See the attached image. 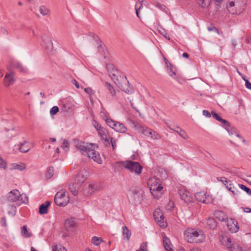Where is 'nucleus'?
<instances>
[{"instance_id":"obj_1","label":"nucleus","mask_w":251,"mask_h":251,"mask_svg":"<svg viewBox=\"0 0 251 251\" xmlns=\"http://www.w3.org/2000/svg\"><path fill=\"white\" fill-rule=\"evenodd\" d=\"M98 148L97 145L88 143H82L77 145V148L82 154L87 155L89 158H92L97 163L101 164L102 163V159L99 152L95 150Z\"/></svg>"},{"instance_id":"obj_2","label":"nucleus","mask_w":251,"mask_h":251,"mask_svg":"<svg viewBox=\"0 0 251 251\" xmlns=\"http://www.w3.org/2000/svg\"><path fill=\"white\" fill-rule=\"evenodd\" d=\"M185 240L190 243H201L206 239L204 232L199 228H188L184 232Z\"/></svg>"},{"instance_id":"obj_3","label":"nucleus","mask_w":251,"mask_h":251,"mask_svg":"<svg viewBox=\"0 0 251 251\" xmlns=\"http://www.w3.org/2000/svg\"><path fill=\"white\" fill-rule=\"evenodd\" d=\"M148 186L154 198L158 199L163 194V187L159 178L151 177L148 179Z\"/></svg>"},{"instance_id":"obj_4","label":"nucleus","mask_w":251,"mask_h":251,"mask_svg":"<svg viewBox=\"0 0 251 251\" xmlns=\"http://www.w3.org/2000/svg\"><path fill=\"white\" fill-rule=\"evenodd\" d=\"M97 130L104 145L106 147H109L111 145L112 149L113 150H115L116 148V140L109 136L107 129L104 126H97Z\"/></svg>"},{"instance_id":"obj_5","label":"nucleus","mask_w":251,"mask_h":251,"mask_svg":"<svg viewBox=\"0 0 251 251\" xmlns=\"http://www.w3.org/2000/svg\"><path fill=\"white\" fill-rule=\"evenodd\" d=\"M121 165L130 173L140 175L142 173L143 166L138 162L133 160H126L120 162Z\"/></svg>"},{"instance_id":"obj_6","label":"nucleus","mask_w":251,"mask_h":251,"mask_svg":"<svg viewBox=\"0 0 251 251\" xmlns=\"http://www.w3.org/2000/svg\"><path fill=\"white\" fill-rule=\"evenodd\" d=\"M54 201L58 206H64L66 205L69 201V197L68 194L63 190L60 191L55 195Z\"/></svg>"},{"instance_id":"obj_7","label":"nucleus","mask_w":251,"mask_h":251,"mask_svg":"<svg viewBox=\"0 0 251 251\" xmlns=\"http://www.w3.org/2000/svg\"><path fill=\"white\" fill-rule=\"evenodd\" d=\"M154 218L158 225L162 227H165L167 224L166 221L164 220L163 214L160 209H156L153 212Z\"/></svg>"},{"instance_id":"obj_8","label":"nucleus","mask_w":251,"mask_h":251,"mask_svg":"<svg viewBox=\"0 0 251 251\" xmlns=\"http://www.w3.org/2000/svg\"><path fill=\"white\" fill-rule=\"evenodd\" d=\"M20 152L25 153L28 152L31 148L34 147V144L32 142L26 141L20 142L15 146Z\"/></svg>"},{"instance_id":"obj_9","label":"nucleus","mask_w":251,"mask_h":251,"mask_svg":"<svg viewBox=\"0 0 251 251\" xmlns=\"http://www.w3.org/2000/svg\"><path fill=\"white\" fill-rule=\"evenodd\" d=\"M222 244L225 246L229 251H236V247L239 246L232 243L231 239L226 236H222L220 239Z\"/></svg>"},{"instance_id":"obj_10","label":"nucleus","mask_w":251,"mask_h":251,"mask_svg":"<svg viewBox=\"0 0 251 251\" xmlns=\"http://www.w3.org/2000/svg\"><path fill=\"white\" fill-rule=\"evenodd\" d=\"M195 198L197 200L200 202L204 203H210L212 202L211 197L204 192H200L195 194Z\"/></svg>"},{"instance_id":"obj_11","label":"nucleus","mask_w":251,"mask_h":251,"mask_svg":"<svg viewBox=\"0 0 251 251\" xmlns=\"http://www.w3.org/2000/svg\"><path fill=\"white\" fill-rule=\"evenodd\" d=\"M178 194L182 200L186 203H191L193 201L192 194L185 189H181L178 191Z\"/></svg>"},{"instance_id":"obj_12","label":"nucleus","mask_w":251,"mask_h":251,"mask_svg":"<svg viewBox=\"0 0 251 251\" xmlns=\"http://www.w3.org/2000/svg\"><path fill=\"white\" fill-rule=\"evenodd\" d=\"M226 226L228 230L233 233L237 232L239 228L237 221L232 218L227 219Z\"/></svg>"},{"instance_id":"obj_13","label":"nucleus","mask_w":251,"mask_h":251,"mask_svg":"<svg viewBox=\"0 0 251 251\" xmlns=\"http://www.w3.org/2000/svg\"><path fill=\"white\" fill-rule=\"evenodd\" d=\"M21 194L19 190L13 189L9 192L7 195V199L9 201L15 202L20 201Z\"/></svg>"},{"instance_id":"obj_14","label":"nucleus","mask_w":251,"mask_h":251,"mask_svg":"<svg viewBox=\"0 0 251 251\" xmlns=\"http://www.w3.org/2000/svg\"><path fill=\"white\" fill-rule=\"evenodd\" d=\"M14 74L11 72L10 73H7L5 75L3 79V83L5 86L9 87L14 83Z\"/></svg>"},{"instance_id":"obj_15","label":"nucleus","mask_w":251,"mask_h":251,"mask_svg":"<svg viewBox=\"0 0 251 251\" xmlns=\"http://www.w3.org/2000/svg\"><path fill=\"white\" fill-rule=\"evenodd\" d=\"M26 168L25 164L24 163L20 162L18 163H11L8 166V168L9 170L12 171L14 170H18L19 171H23Z\"/></svg>"},{"instance_id":"obj_16","label":"nucleus","mask_w":251,"mask_h":251,"mask_svg":"<svg viewBox=\"0 0 251 251\" xmlns=\"http://www.w3.org/2000/svg\"><path fill=\"white\" fill-rule=\"evenodd\" d=\"M225 129L228 132V134L230 136L235 135L236 137H238L243 142H245L244 139L242 137V136L236 132L235 128L234 126H225Z\"/></svg>"},{"instance_id":"obj_17","label":"nucleus","mask_w":251,"mask_h":251,"mask_svg":"<svg viewBox=\"0 0 251 251\" xmlns=\"http://www.w3.org/2000/svg\"><path fill=\"white\" fill-rule=\"evenodd\" d=\"M65 227L67 228H74L77 226L75 219L74 218H68L65 222Z\"/></svg>"},{"instance_id":"obj_18","label":"nucleus","mask_w":251,"mask_h":251,"mask_svg":"<svg viewBox=\"0 0 251 251\" xmlns=\"http://www.w3.org/2000/svg\"><path fill=\"white\" fill-rule=\"evenodd\" d=\"M86 179V172L85 171H81L77 174L75 177V181H77V184L79 185L83 183Z\"/></svg>"},{"instance_id":"obj_19","label":"nucleus","mask_w":251,"mask_h":251,"mask_svg":"<svg viewBox=\"0 0 251 251\" xmlns=\"http://www.w3.org/2000/svg\"><path fill=\"white\" fill-rule=\"evenodd\" d=\"M50 205V201H46L45 203H42L39 207V212L40 214H45L48 213V208Z\"/></svg>"},{"instance_id":"obj_20","label":"nucleus","mask_w":251,"mask_h":251,"mask_svg":"<svg viewBox=\"0 0 251 251\" xmlns=\"http://www.w3.org/2000/svg\"><path fill=\"white\" fill-rule=\"evenodd\" d=\"M205 226L210 229H215L217 227V223L212 218H208L206 220Z\"/></svg>"},{"instance_id":"obj_21","label":"nucleus","mask_w":251,"mask_h":251,"mask_svg":"<svg viewBox=\"0 0 251 251\" xmlns=\"http://www.w3.org/2000/svg\"><path fill=\"white\" fill-rule=\"evenodd\" d=\"M214 214L215 218L220 221H224L227 219L226 214L222 211L216 210Z\"/></svg>"},{"instance_id":"obj_22","label":"nucleus","mask_w":251,"mask_h":251,"mask_svg":"<svg viewBox=\"0 0 251 251\" xmlns=\"http://www.w3.org/2000/svg\"><path fill=\"white\" fill-rule=\"evenodd\" d=\"M176 136L179 135L182 138L184 139H187L188 138V136L186 132L180 129L179 126H176V129H174V135Z\"/></svg>"},{"instance_id":"obj_23","label":"nucleus","mask_w":251,"mask_h":251,"mask_svg":"<svg viewBox=\"0 0 251 251\" xmlns=\"http://www.w3.org/2000/svg\"><path fill=\"white\" fill-rule=\"evenodd\" d=\"M95 190V188L92 184H86L83 190V194L87 196L91 195Z\"/></svg>"},{"instance_id":"obj_24","label":"nucleus","mask_w":251,"mask_h":251,"mask_svg":"<svg viewBox=\"0 0 251 251\" xmlns=\"http://www.w3.org/2000/svg\"><path fill=\"white\" fill-rule=\"evenodd\" d=\"M143 133L148 136L150 137L152 139H156L159 138V135L154 131L152 130L150 128H147Z\"/></svg>"},{"instance_id":"obj_25","label":"nucleus","mask_w":251,"mask_h":251,"mask_svg":"<svg viewBox=\"0 0 251 251\" xmlns=\"http://www.w3.org/2000/svg\"><path fill=\"white\" fill-rule=\"evenodd\" d=\"M240 1L242 2V0H240ZM240 5V2L239 0H228L226 4V7L227 8L229 9L233 7H235L236 8H238Z\"/></svg>"},{"instance_id":"obj_26","label":"nucleus","mask_w":251,"mask_h":251,"mask_svg":"<svg viewBox=\"0 0 251 251\" xmlns=\"http://www.w3.org/2000/svg\"><path fill=\"white\" fill-rule=\"evenodd\" d=\"M163 244L166 251H173L172 245L171 240L167 237L163 238Z\"/></svg>"},{"instance_id":"obj_27","label":"nucleus","mask_w":251,"mask_h":251,"mask_svg":"<svg viewBox=\"0 0 251 251\" xmlns=\"http://www.w3.org/2000/svg\"><path fill=\"white\" fill-rule=\"evenodd\" d=\"M211 115L212 117L216 120L224 124L225 126H229V123L227 121L223 119L220 115L217 114L215 111H212L211 112Z\"/></svg>"},{"instance_id":"obj_28","label":"nucleus","mask_w":251,"mask_h":251,"mask_svg":"<svg viewBox=\"0 0 251 251\" xmlns=\"http://www.w3.org/2000/svg\"><path fill=\"white\" fill-rule=\"evenodd\" d=\"M226 188L230 191H231L234 195L238 196L240 194V191L233 186V184L230 182L227 184Z\"/></svg>"},{"instance_id":"obj_29","label":"nucleus","mask_w":251,"mask_h":251,"mask_svg":"<svg viewBox=\"0 0 251 251\" xmlns=\"http://www.w3.org/2000/svg\"><path fill=\"white\" fill-rule=\"evenodd\" d=\"M78 184H75L74 183L70 184L69 190L72 194L75 196L78 193Z\"/></svg>"},{"instance_id":"obj_30","label":"nucleus","mask_w":251,"mask_h":251,"mask_svg":"<svg viewBox=\"0 0 251 251\" xmlns=\"http://www.w3.org/2000/svg\"><path fill=\"white\" fill-rule=\"evenodd\" d=\"M131 233L128 228L125 226L123 227V235L126 240L128 241L130 239Z\"/></svg>"},{"instance_id":"obj_31","label":"nucleus","mask_w":251,"mask_h":251,"mask_svg":"<svg viewBox=\"0 0 251 251\" xmlns=\"http://www.w3.org/2000/svg\"><path fill=\"white\" fill-rule=\"evenodd\" d=\"M21 234L23 236L26 238L30 237L32 235V233L29 232L27 230V227L26 226H24L22 227L21 230Z\"/></svg>"},{"instance_id":"obj_32","label":"nucleus","mask_w":251,"mask_h":251,"mask_svg":"<svg viewBox=\"0 0 251 251\" xmlns=\"http://www.w3.org/2000/svg\"><path fill=\"white\" fill-rule=\"evenodd\" d=\"M103 120L105 122V124L107 125V126H116L117 124H119L118 122H117L115 121H113L112 119L108 117L107 116L105 115V117Z\"/></svg>"},{"instance_id":"obj_33","label":"nucleus","mask_w":251,"mask_h":251,"mask_svg":"<svg viewBox=\"0 0 251 251\" xmlns=\"http://www.w3.org/2000/svg\"><path fill=\"white\" fill-rule=\"evenodd\" d=\"M51 250L52 251H67L65 248L60 244L52 246Z\"/></svg>"},{"instance_id":"obj_34","label":"nucleus","mask_w":251,"mask_h":251,"mask_svg":"<svg viewBox=\"0 0 251 251\" xmlns=\"http://www.w3.org/2000/svg\"><path fill=\"white\" fill-rule=\"evenodd\" d=\"M164 61L166 64V66L170 76L173 75L172 72V64L165 58L164 57Z\"/></svg>"},{"instance_id":"obj_35","label":"nucleus","mask_w":251,"mask_h":251,"mask_svg":"<svg viewBox=\"0 0 251 251\" xmlns=\"http://www.w3.org/2000/svg\"><path fill=\"white\" fill-rule=\"evenodd\" d=\"M91 242L94 245L99 246L102 242V239L100 237L94 236L92 238Z\"/></svg>"},{"instance_id":"obj_36","label":"nucleus","mask_w":251,"mask_h":251,"mask_svg":"<svg viewBox=\"0 0 251 251\" xmlns=\"http://www.w3.org/2000/svg\"><path fill=\"white\" fill-rule=\"evenodd\" d=\"M105 87L109 90L110 93L112 96H114L116 94V90L114 88V87L112 85H111L110 84H109L108 83H106Z\"/></svg>"},{"instance_id":"obj_37","label":"nucleus","mask_w":251,"mask_h":251,"mask_svg":"<svg viewBox=\"0 0 251 251\" xmlns=\"http://www.w3.org/2000/svg\"><path fill=\"white\" fill-rule=\"evenodd\" d=\"M54 174V170L53 168L52 167H50L47 170L46 173V176L47 178H50L53 176Z\"/></svg>"},{"instance_id":"obj_38","label":"nucleus","mask_w":251,"mask_h":251,"mask_svg":"<svg viewBox=\"0 0 251 251\" xmlns=\"http://www.w3.org/2000/svg\"><path fill=\"white\" fill-rule=\"evenodd\" d=\"M112 128L115 131L121 133H124L126 130V126H112Z\"/></svg>"},{"instance_id":"obj_39","label":"nucleus","mask_w":251,"mask_h":251,"mask_svg":"<svg viewBox=\"0 0 251 251\" xmlns=\"http://www.w3.org/2000/svg\"><path fill=\"white\" fill-rule=\"evenodd\" d=\"M40 12L43 15H48L50 14L49 10L45 6H42L40 8Z\"/></svg>"},{"instance_id":"obj_40","label":"nucleus","mask_w":251,"mask_h":251,"mask_svg":"<svg viewBox=\"0 0 251 251\" xmlns=\"http://www.w3.org/2000/svg\"><path fill=\"white\" fill-rule=\"evenodd\" d=\"M238 186L243 190L247 192L249 195H251V190L243 184H238Z\"/></svg>"},{"instance_id":"obj_41","label":"nucleus","mask_w":251,"mask_h":251,"mask_svg":"<svg viewBox=\"0 0 251 251\" xmlns=\"http://www.w3.org/2000/svg\"><path fill=\"white\" fill-rule=\"evenodd\" d=\"M19 201H21V202L23 203H27L28 201V197L25 194H21Z\"/></svg>"},{"instance_id":"obj_42","label":"nucleus","mask_w":251,"mask_h":251,"mask_svg":"<svg viewBox=\"0 0 251 251\" xmlns=\"http://www.w3.org/2000/svg\"><path fill=\"white\" fill-rule=\"evenodd\" d=\"M6 161L0 156V168L5 170L6 168Z\"/></svg>"},{"instance_id":"obj_43","label":"nucleus","mask_w":251,"mask_h":251,"mask_svg":"<svg viewBox=\"0 0 251 251\" xmlns=\"http://www.w3.org/2000/svg\"><path fill=\"white\" fill-rule=\"evenodd\" d=\"M217 179H218V181H222L226 187V185H227V184H229V183L231 182V181L230 180H229L228 179H227L225 177H218V178H217Z\"/></svg>"},{"instance_id":"obj_44","label":"nucleus","mask_w":251,"mask_h":251,"mask_svg":"<svg viewBox=\"0 0 251 251\" xmlns=\"http://www.w3.org/2000/svg\"><path fill=\"white\" fill-rule=\"evenodd\" d=\"M147 243H143L141 244L139 249L136 251H148Z\"/></svg>"},{"instance_id":"obj_45","label":"nucleus","mask_w":251,"mask_h":251,"mask_svg":"<svg viewBox=\"0 0 251 251\" xmlns=\"http://www.w3.org/2000/svg\"><path fill=\"white\" fill-rule=\"evenodd\" d=\"M61 148L65 151H67L69 148V143L68 141L64 140L62 143Z\"/></svg>"},{"instance_id":"obj_46","label":"nucleus","mask_w":251,"mask_h":251,"mask_svg":"<svg viewBox=\"0 0 251 251\" xmlns=\"http://www.w3.org/2000/svg\"><path fill=\"white\" fill-rule=\"evenodd\" d=\"M58 111H59V108H58V106H54L51 108V109L50 110V114L51 116H53V115H55L56 114H57V113Z\"/></svg>"},{"instance_id":"obj_47","label":"nucleus","mask_w":251,"mask_h":251,"mask_svg":"<svg viewBox=\"0 0 251 251\" xmlns=\"http://www.w3.org/2000/svg\"><path fill=\"white\" fill-rule=\"evenodd\" d=\"M199 5L202 8H206L208 5V2H206L204 0H198Z\"/></svg>"},{"instance_id":"obj_48","label":"nucleus","mask_w":251,"mask_h":251,"mask_svg":"<svg viewBox=\"0 0 251 251\" xmlns=\"http://www.w3.org/2000/svg\"><path fill=\"white\" fill-rule=\"evenodd\" d=\"M50 141H51L52 142H55L56 141V139L54 138H51L49 139V140H46V141H44L43 142V143L42 144L43 148L47 149V148L46 147V145H47V144H48L49 143Z\"/></svg>"},{"instance_id":"obj_49","label":"nucleus","mask_w":251,"mask_h":251,"mask_svg":"<svg viewBox=\"0 0 251 251\" xmlns=\"http://www.w3.org/2000/svg\"><path fill=\"white\" fill-rule=\"evenodd\" d=\"M84 91L88 94L90 96L94 94V91L91 88H86L84 89Z\"/></svg>"},{"instance_id":"obj_50","label":"nucleus","mask_w":251,"mask_h":251,"mask_svg":"<svg viewBox=\"0 0 251 251\" xmlns=\"http://www.w3.org/2000/svg\"><path fill=\"white\" fill-rule=\"evenodd\" d=\"M141 7H142V5L140 3L137 4L135 6L136 13L138 18H140L139 15V10L141 8Z\"/></svg>"},{"instance_id":"obj_51","label":"nucleus","mask_w":251,"mask_h":251,"mask_svg":"<svg viewBox=\"0 0 251 251\" xmlns=\"http://www.w3.org/2000/svg\"><path fill=\"white\" fill-rule=\"evenodd\" d=\"M0 224L3 226H7L6 220L5 217H3L0 219Z\"/></svg>"},{"instance_id":"obj_52","label":"nucleus","mask_w":251,"mask_h":251,"mask_svg":"<svg viewBox=\"0 0 251 251\" xmlns=\"http://www.w3.org/2000/svg\"><path fill=\"white\" fill-rule=\"evenodd\" d=\"M203 115L207 117H210L212 116L211 113H210L208 111L204 110L202 111Z\"/></svg>"},{"instance_id":"obj_53","label":"nucleus","mask_w":251,"mask_h":251,"mask_svg":"<svg viewBox=\"0 0 251 251\" xmlns=\"http://www.w3.org/2000/svg\"><path fill=\"white\" fill-rule=\"evenodd\" d=\"M245 83L246 88L251 90V83H250L248 80H245Z\"/></svg>"},{"instance_id":"obj_54","label":"nucleus","mask_w":251,"mask_h":251,"mask_svg":"<svg viewBox=\"0 0 251 251\" xmlns=\"http://www.w3.org/2000/svg\"><path fill=\"white\" fill-rule=\"evenodd\" d=\"M72 83L75 86V87L77 88H79V83H78V82L75 79H73L72 80Z\"/></svg>"},{"instance_id":"obj_55","label":"nucleus","mask_w":251,"mask_h":251,"mask_svg":"<svg viewBox=\"0 0 251 251\" xmlns=\"http://www.w3.org/2000/svg\"><path fill=\"white\" fill-rule=\"evenodd\" d=\"M236 251H250L249 250L247 249L246 248L245 249H242L239 246L238 247H236Z\"/></svg>"},{"instance_id":"obj_56","label":"nucleus","mask_w":251,"mask_h":251,"mask_svg":"<svg viewBox=\"0 0 251 251\" xmlns=\"http://www.w3.org/2000/svg\"><path fill=\"white\" fill-rule=\"evenodd\" d=\"M244 211L246 213L251 212V208L249 207L244 208Z\"/></svg>"},{"instance_id":"obj_57","label":"nucleus","mask_w":251,"mask_h":251,"mask_svg":"<svg viewBox=\"0 0 251 251\" xmlns=\"http://www.w3.org/2000/svg\"><path fill=\"white\" fill-rule=\"evenodd\" d=\"M208 30L209 31H212L213 30H215L216 31H217L218 29L215 27H208Z\"/></svg>"},{"instance_id":"obj_58","label":"nucleus","mask_w":251,"mask_h":251,"mask_svg":"<svg viewBox=\"0 0 251 251\" xmlns=\"http://www.w3.org/2000/svg\"><path fill=\"white\" fill-rule=\"evenodd\" d=\"M190 251H201V250H200L198 248H192Z\"/></svg>"},{"instance_id":"obj_59","label":"nucleus","mask_w":251,"mask_h":251,"mask_svg":"<svg viewBox=\"0 0 251 251\" xmlns=\"http://www.w3.org/2000/svg\"><path fill=\"white\" fill-rule=\"evenodd\" d=\"M182 56H183V57L188 58V57H189V54H188L187 53H186V52H184V53H183L182 54Z\"/></svg>"},{"instance_id":"obj_60","label":"nucleus","mask_w":251,"mask_h":251,"mask_svg":"<svg viewBox=\"0 0 251 251\" xmlns=\"http://www.w3.org/2000/svg\"><path fill=\"white\" fill-rule=\"evenodd\" d=\"M131 105L132 106V107L133 108H134L137 112H138V113H139V111H138V110L136 108V107L133 105V103H131Z\"/></svg>"},{"instance_id":"obj_61","label":"nucleus","mask_w":251,"mask_h":251,"mask_svg":"<svg viewBox=\"0 0 251 251\" xmlns=\"http://www.w3.org/2000/svg\"><path fill=\"white\" fill-rule=\"evenodd\" d=\"M171 204H172V202H170L169 203L168 205V206H167V209H169V210H171V209H171V207H169L170 206H171L170 205H171Z\"/></svg>"},{"instance_id":"obj_62","label":"nucleus","mask_w":251,"mask_h":251,"mask_svg":"<svg viewBox=\"0 0 251 251\" xmlns=\"http://www.w3.org/2000/svg\"><path fill=\"white\" fill-rule=\"evenodd\" d=\"M239 74L242 76V78L245 81V80H247L246 78V76L245 75H242L241 73H240L239 72Z\"/></svg>"},{"instance_id":"obj_63","label":"nucleus","mask_w":251,"mask_h":251,"mask_svg":"<svg viewBox=\"0 0 251 251\" xmlns=\"http://www.w3.org/2000/svg\"><path fill=\"white\" fill-rule=\"evenodd\" d=\"M164 36L166 39H168L169 40H170V38L169 36L168 35H167V34H165V35H164Z\"/></svg>"},{"instance_id":"obj_64","label":"nucleus","mask_w":251,"mask_h":251,"mask_svg":"<svg viewBox=\"0 0 251 251\" xmlns=\"http://www.w3.org/2000/svg\"><path fill=\"white\" fill-rule=\"evenodd\" d=\"M31 251H37L33 247L31 248Z\"/></svg>"}]
</instances>
